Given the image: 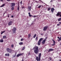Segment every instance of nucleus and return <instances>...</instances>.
Wrapping results in <instances>:
<instances>
[{"label":"nucleus","instance_id":"aec40b11","mask_svg":"<svg viewBox=\"0 0 61 61\" xmlns=\"http://www.w3.org/2000/svg\"><path fill=\"white\" fill-rule=\"evenodd\" d=\"M36 60H37V61H39V60H38V57L37 56L36 57Z\"/></svg>","mask_w":61,"mask_h":61},{"label":"nucleus","instance_id":"423d86ee","mask_svg":"<svg viewBox=\"0 0 61 61\" xmlns=\"http://www.w3.org/2000/svg\"><path fill=\"white\" fill-rule=\"evenodd\" d=\"M39 55L38 56L39 57V61H40V59H41L40 58H41V55L42 54L41 53H39Z\"/></svg>","mask_w":61,"mask_h":61},{"label":"nucleus","instance_id":"a19ab883","mask_svg":"<svg viewBox=\"0 0 61 61\" xmlns=\"http://www.w3.org/2000/svg\"><path fill=\"white\" fill-rule=\"evenodd\" d=\"M34 24H35L34 23H32V25H34Z\"/></svg>","mask_w":61,"mask_h":61},{"label":"nucleus","instance_id":"c85d7f7f","mask_svg":"<svg viewBox=\"0 0 61 61\" xmlns=\"http://www.w3.org/2000/svg\"><path fill=\"white\" fill-rule=\"evenodd\" d=\"M36 36V34H35L33 36L34 38H35Z\"/></svg>","mask_w":61,"mask_h":61},{"label":"nucleus","instance_id":"4be33fe9","mask_svg":"<svg viewBox=\"0 0 61 61\" xmlns=\"http://www.w3.org/2000/svg\"><path fill=\"white\" fill-rule=\"evenodd\" d=\"M23 44V43L22 42H20L19 43V45H22Z\"/></svg>","mask_w":61,"mask_h":61},{"label":"nucleus","instance_id":"a211bd4d","mask_svg":"<svg viewBox=\"0 0 61 61\" xmlns=\"http://www.w3.org/2000/svg\"><path fill=\"white\" fill-rule=\"evenodd\" d=\"M5 30L4 31H2L1 32V35H2L3 33H5Z\"/></svg>","mask_w":61,"mask_h":61},{"label":"nucleus","instance_id":"864d4df0","mask_svg":"<svg viewBox=\"0 0 61 61\" xmlns=\"http://www.w3.org/2000/svg\"><path fill=\"white\" fill-rule=\"evenodd\" d=\"M59 61H61V60H60Z\"/></svg>","mask_w":61,"mask_h":61},{"label":"nucleus","instance_id":"49530a36","mask_svg":"<svg viewBox=\"0 0 61 61\" xmlns=\"http://www.w3.org/2000/svg\"><path fill=\"white\" fill-rule=\"evenodd\" d=\"M53 2V0H51V1H50V2Z\"/></svg>","mask_w":61,"mask_h":61},{"label":"nucleus","instance_id":"052dcab7","mask_svg":"<svg viewBox=\"0 0 61 61\" xmlns=\"http://www.w3.org/2000/svg\"><path fill=\"white\" fill-rule=\"evenodd\" d=\"M4 15H5V14H4Z\"/></svg>","mask_w":61,"mask_h":61},{"label":"nucleus","instance_id":"ea45409f","mask_svg":"<svg viewBox=\"0 0 61 61\" xmlns=\"http://www.w3.org/2000/svg\"><path fill=\"white\" fill-rule=\"evenodd\" d=\"M13 58H14V57H15V56H13Z\"/></svg>","mask_w":61,"mask_h":61},{"label":"nucleus","instance_id":"e2e57ef3","mask_svg":"<svg viewBox=\"0 0 61 61\" xmlns=\"http://www.w3.org/2000/svg\"><path fill=\"white\" fill-rule=\"evenodd\" d=\"M53 6H54V5H53Z\"/></svg>","mask_w":61,"mask_h":61},{"label":"nucleus","instance_id":"13d9d810","mask_svg":"<svg viewBox=\"0 0 61 61\" xmlns=\"http://www.w3.org/2000/svg\"><path fill=\"white\" fill-rule=\"evenodd\" d=\"M52 13H53V12H52Z\"/></svg>","mask_w":61,"mask_h":61},{"label":"nucleus","instance_id":"473e14b6","mask_svg":"<svg viewBox=\"0 0 61 61\" xmlns=\"http://www.w3.org/2000/svg\"><path fill=\"white\" fill-rule=\"evenodd\" d=\"M13 46H14V45L12 44L11 46L12 48H13Z\"/></svg>","mask_w":61,"mask_h":61},{"label":"nucleus","instance_id":"f3484780","mask_svg":"<svg viewBox=\"0 0 61 61\" xmlns=\"http://www.w3.org/2000/svg\"><path fill=\"white\" fill-rule=\"evenodd\" d=\"M6 38V36L5 35L3 36V39H5Z\"/></svg>","mask_w":61,"mask_h":61},{"label":"nucleus","instance_id":"f704fd0d","mask_svg":"<svg viewBox=\"0 0 61 61\" xmlns=\"http://www.w3.org/2000/svg\"><path fill=\"white\" fill-rule=\"evenodd\" d=\"M50 10V8H48V10L49 11V10Z\"/></svg>","mask_w":61,"mask_h":61},{"label":"nucleus","instance_id":"6e6552de","mask_svg":"<svg viewBox=\"0 0 61 61\" xmlns=\"http://www.w3.org/2000/svg\"><path fill=\"white\" fill-rule=\"evenodd\" d=\"M13 21H11L9 22L8 23V25H12V24H13Z\"/></svg>","mask_w":61,"mask_h":61},{"label":"nucleus","instance_id":"8fccbe9b","mask_svg":"<svg viewBox=\"0 0 61 61\" xmlns=\"http://www.w3.org/2000/svg\"><path fill=\"white\" fill-rule=\"evenodd\" d=\"M22 8H24V7H23V6H22Z\"/></svg>","mask_w":61,"mask_h":61},{"label":"nucleus","instance_id":"39448f33","mask_svg":"<svg viewBox=\"0 0 61 61\" xmlns=\"http://www.w3.org/2000/svg\"><path fill=\"white\" fill-rule=\"evenodd\" d=\"M16 30V28L15 27H14L13 28V29H12V30L13 31V33H15V31Z\"/></svg>","mask_w":61,"mask_h":61},{"label":"nucleus","instance_id":"bb28decb","mask_svg":"<svg viewBox=\"0 0 61 61\" xmlns=\"http://www.w3.org/2000/svg\"><path fill=\"white\" fill-rule=\"evenodd\" d=\"M25 47H23V48H22V50H25Z\"/></svg>","mask_w":61,"mask_h":61},{"label":"nucleus","instance_id":"0eeeda50","mask_svg":"<svg viewBox=\"0 0 61 61\" xmlns=\"http://www.w3.org/2000/svg\"><path fill=\"white\" fill-rule=\"evenodd\" d=\"M47 28H48V26L46 25V26H45L44 27L43 30V31H46V30L47 29Z\"/></svg>","mask_w":61,"mask_h":61},{"label":"nucleus","instance_id":"bf43d9fd","mask_svg":"<svg viewBox=\"0 0 61 61\" xmlns=\"http://www.w3.org/2000/svg\"><path fill=\"white\" fill-rule=\"evenodd\" d=\"M55 0H53V1H55Z\"/></svg>","mask_w":61,"mask_h":61},{"label":"nucleus","instance_id":"a878e982","mask_svg":"<svg viewBox=\"0 0 61 61\" xmlns=\"http://www.w3.org/2000/svg\"><path fill=\"white\" fill-rule=\"evenodd\" d=\"M30 36H31V34H29L28 35V37L29 38L30 37Z\"/></svg>","mask_w":61,"mask_h":61},{"label":"nucleus","instance_id":"7ed1b4c3","mask_svg":"<svg viewBox=\"0 0 61 61\" xmlns=\"http://www.w3.org/2000/svg\"><path fill=\"white\" fill-rule=\"evenodd\" d=\"M56 15V16H58L59 15L60 17H61V12H58Z\"/></svg>","mask_w":61,"mask_h":61},{"label":"nucleus","instance_id":"f8f14e48","mask_svg":"<svg viewBox=\"0 0 61 61\" xmlns=\"http://www.w3.org/2000/svg\"><path fill=\"white\" fill-rule=\"evenodd\" d=\"M46 39H45L44 40H43L42 41V44H45V42H46Z\"/></svg>","mask_w":61,"mask_h":61},{"label":"nucleus","instance_id":"58836bf2","mask_svg":"<svg viewBox=\"0 0 61 61\" xmlns=\"http://www.w3.org/2000/svg\"><path fill=\"white\" fill-rule=\"evenodd\" d=\"M55 45V44L54 43L53 44H52V46H54Z\"/></svg>","mask_w":61,"mask_h":61},{"label":"nucleus","instance_id":"4c0bfd02","mask_svg":"<svg viewBox=\"0 0 61 61\" xmlns=\"http://www.w3.org/2000/svg\"><path fill=\"white\" fill-rule=\"evenodd\" d=\"M23 40H24V39H21V41H22Z\"/></svg>","mask_w":61,"mask_h":61},{"label":"nucleus","instance_id":"603ef678","mask_svg":"<svg viewBox=\"0 0 61 61\" xmlns=\"http://www.w3.org/2000/svg\"><path fill=\"white\" fill-rule=\"evenodd\" d=\"M0 1H3V0H0Z\"/></svg>","mask_w":61,"mask_h":61},{"label":"nucleus","instance_id":"2f4dec72","mask_svg":"<svg viewBox=\"0 0 61 61\" xmlns=\"http://www.w3.org/2000/svg\"><path fill=\"white\" fill-rule=\"evenodd\" d=\"M14 9V7H13L12 8H11V10H13Z\"/></svg>","mask_w":61,"mask_h":61},{"label":"nucleus","instance_id":"4d7b16f0","mask_svg":"<svg viewBox=\"0 0 61 61\" xmlns=\"http://www.w3.org/2000/svg\"><path fill=\"white\" fill-rule=\"evenodd\" d=\"M32 17H33V16H33V15H32Z\"/></svg>","mask_w":61,"mask_h":61},{"label":"nucleus","instance_id":"4468645a","mask_svg":"<svg viewBox=\"0 0 61 61\" xmlns=\"http://www.w3.org/2000/svg\"><path fill=\"white\" fill-rule=\"evenodd\" d=\"M0 42L1 43H3L4 42V40L3 39H1L0 40Z\"/></svg>","mask_w":61,"mask_h":61},{"label":"nucleus","instance_id":"6ab92c4d","mask_svg":"<svg viewBox=\"0 0 61 61\" xmlns=\"http://www.w3.org/2000/svg\"><path fill=\"white\" fill-rule=\"evenodd\" d=\"M5 56H9V53H7L5 55Z\"/></svg>","mask_w":61,"mask_h":61},{"label":"nucleus","instance_id":"7c9ffc66","mask_svg":"<svg viewBox=\"0 0 61 61\" xmlns=\"http://www.w3.org/2000/svg\"><path fill=\"white\" fill-rule=\"evenodd\" d=\"M49 59L50 60H51L52 59V58H51V57H49Z\"/></svg>","mask_w":61,"mask_h":61},{"label":"nucleus","instance_id":"412c9836","mask_svg":"<svg viewBox=\"0 0 61 61\" xmlns=\"http://www.w3.org/2000/svg\"><path fill=\"white\" fill-rule=\"evenodd\" d=\"M5 4H4L3 5H2L1 6H0V7H3L4 6H5Z\"/></svg>","mask_w":61,"mask_h":61},{"label":"nucleus","instance_id":"b1692460","mask_svg":"<svg viewBox=\"0 0 61 61\" xmlns=\"http://www.w3.org/2000/svg\"><path fill=\"white\" fill-rule=\"evenodd\" d=\"M28 14L29 15V16H30V17H31V16H32V15H30V12L28 13Z\"/></svg>","mask_w":61,"mask_h":61},{"label":"nucleus","instance_id":"cd10ccee","mask_svg":"<svg viewBox=\"0 0 61 61\" xmlns=\"http://www.w3.org/2000/svg\"><path fill=\"white\" fill-rule=\"evenodd\" d=\"M58 21H60L61 20V17L60 18L58 19Z\"/></svg>","mask_w":61,"mask_h":61},{"label":"nucleus","instance_id":"ddd939ff","mask_svg":"<svg viewBox=\"0 0 61 61\" xmlns=\"http://www.w3.org/2000/svg\"><path fill=\"white\" fill-rule=\"evenodd\" d=\"M57 38L58 39H59L58 40V42H59V41H60L61 40V37L60 38H59V37L58 36Z\"/></svg>","mask_w":61,"mask_h":61},{"label":"nucleus","instance_id":"6e6d98bb","mask_svg":"<svg viewBox=\"0 0 61 61\" xmlns=\"http://www.w3.org/2000/svg\"><path fill=\"white\" fill-rule=\"evenodd\" d=\"M42 3H44V2H42Z\"/></svg>","mask_w":61,"mask_h":61},{"label":"nucleus","instance_id":"de8ad7c7","mask_svg":"<svg viewBox=\"0 0 61 61\" xmlns=\"http://www.w3.org/2000/svg\"><path fill=\"white\" fill-rule=\"evenodd\" d=\"M8 17H9V14H8Z\"/></svg>","mask_w":61,"mask_h":61},{"label":"nucleus","instance_id":"1a4fd4ad","mask_svg":"<svg viewBox=\"0 0 61 61\" xmlns=\"http://www.w3.org/2000/svg\"><path fill=\"white\" fill-rule=\"evenodd\" d=\"M23 55V53H21L17 55V57H19L20 56H22V55Z\"/></svg>","mask_w":61,"mask_h":61},{"label":"nucleus","instance_id":"680f3d73","mask_svg":"<svg viewBox=\"0 0 61 61\" xmlns=\"http://www.w3.org/2000/svg\"><path fill=\"white\" fill-rule=\"evenodd\" d=\"M16 54V53H15V55Z\"/></svg>","mask_w":61,"mask_h":61},{"label":"nucleus","instance_id":"c03bdc74","mask_svg":"<svg viewBox=\"0 0 61 61\" xmlns=\"http://www.w3.org/2000/svg\"><path fill=\"white\" fill-rule=\"evenodd\" d=\"M59 25H60V24H57V26H59Z\"/></svg>","mask_w":61,"mask_h":61},{"label":"nucleus","instance_id":"5701e85b","mask_svg":"<svg viewBox=\"0 0 61 61\" xmlns=\"http://www.w3.org/2000/svg\"><path fill=\"white\" fill-rule=\"evenodd\" d=\"M17 10L18 11L19 10V5H18L17 7Z\"/></svg>","mask_w":61,"mask_h":61},{"label":"nucleus","instance_id":"f257e3e1","mask_svg":"<svg viewBox=\"0 0 61 61\" xmlns=\"http://www.w3.org/2000/svg\"><path fill=\"white\" fill-rule=\"evenodd\" d=\"M34 50V51L35 53L37 54L38 53V49L37 46H35L33 48Z\"/></svg>","mask_w":61,"mask_h":61},{"label":"nucleus","instance_id":"72a5a7b5","mask_svg":"<svg viewBox=\"0 0 61 61\" xmlns=\"http://www.w3.org/2000/svg\"><path fill=\"white\" fill-rule=\"evenodd\" d=\"M20 5H22V0L21 1V2H20Z\"/></svg>","mask_w":61,"mask_h":61},{"label":"nucleus","instance_id":"20e7f679","mask_svg":"<svg viewBox=\"0 0 61 61\" xmlns=\"http://www.w3.org/2000/svg\"><path fill=\"white\" fill-rule=\"evenodd\" d=\"M43 39V38H41L39 39L38 43V45H40V42L42 41Z\"/></svg>","mask_w":61,"mask_h":61},{"label":"nucleus","instance_id":"c756f323","mask_svg":"<svg viewBox=\"0 0 61 61\" xmlns=\"http://www.w3.org/2000/svg\"><path fill=\"white\" fill-rule=\"evenodd\" d=\"M52 40L53 41V42L54 44H55V43H56V41H54V40L53 39Z\"/></svg>","mask_w":61,"mask_h":61},{"label":"nucleus","instance_id":"f03ea898","mask_svg":"<svg viewBox=\"0 0 61 61\" xmlns=\"http://www.w3.org/2000/svg\"><path fill=\"white\" fill-rule=\"evenodd\" d=\"M6 50L7 51L10 53H12V51L11 49H10L9 48H7L6 49Z\"/></svg>","mask_w":61,"mask_h":61},{"label":"nucleus","instance_id":"c9c22d12","mask_svg":"<svg viewBox=\"0 0 61 61\" xmlns=\"http://www.w3.org/2000/svg\"><path fill=\"white\" fill-rule=\"evenodd\" d=\"M41 7V5H40L38 7V8H40Z\"/></svg>","mask_w":61,"mask_h":61},{"label":"nucleus","instance_id":"2eb2a0df","mask_svg":"<svg viewBox=\"0 0 61 61\" xmlns=\"http://www.w3.org/2000/svg\"><path fill=\"white\" fill-rule=\"evenodd\" d=\"M51 12H54V11L55 10V9H54V8H51Z\"/></svg>","mask_w":61,"mask_h":61},{"label":"nucleus","instance_id":"e433bc0d","mask_svg":"<svg viewBox=\"0 0 61 61\" xmlns=\"http://www.w3.org/2000/svg\"><path fill=\"white\" fill-rule=\"evenodd\" d=\"M36 17V15H34L33 16V17Z\"/></svg>","mask_w":61,"mask_h":61},{"label":"nucleus","instance_id":"37998d69","mask_svg":"<svg viewBox=\"0 0 61 61\" xmlns=\"http://www.w3.org/2000/svg\"><path fill=\"white\" fill-rule=\"evenodd\" d=\"M30 52H29L28 54V55H30Z\"/></svg>","mask_w":61,"mask_h":61},{"label":"nucleus","instance_id":"09e8293b","mask_svg":"<svg viewBox=\"0 0 61 61\" xmlns=\"http://www.w3.org/2000/svg\"><path fill=\"white\" fill-rule=\"evenodd\" d=\"M59 24H61V22H59Z\"/></svg>","mask_w":61,"mask_h":61},{"label":"nucleus","instance_id":"3c124183","mask_svg":"<svg viewBox=\"0 0 61 61\" xmlns=\"http://www.w3.org/2000/svg\"><path fill=\"white\" fill-rule=\"evenodd\" d=\"M41 35H43V34L41 33Z\"/></svg>","mask_w":61,"mask_h":61},{"label":"nucleus","instance_id":"dca6fc26","mask_svg":"<svg viewBox=\"0 0 61 61\" xmlns=\"http://www.w3.org/2000/svg\"><path fill=\"white\" fill-rule=\"evenodd\" d=\"M28 9H29L30 11H31V6H28Z\"/></svg>","mask_w":61,"mask_h":61},{"label":"nucleus","instance_id":"393cba45","mask_svg":"<svg viewBox=\"0 0 61 61\" xmlns=\"http://www.w3.org/2000/svg\"><path fill=\"white\" fill-rule=\"evenodd\" d=\"M35 39L36 40V41H37L38 40V37L37 36L36 37V38Z\"/></svg>","mask_w":61,"mask_h":61},{"label":"nucleus","instance_id":"79ce46f5","mask_svg":"<svg viewBox=\"0 0 61 61\" xmlns=\"http://www.w3.org/2000/svg\"><path fill=\"white\" fill-rule=\"evenodd\" d=\"M7 1H9V2H10V0H6Z\"/></svg>","mask_w":61,"mask_h":61},{"label":"nucleus","instance_id":"9d476101","mask_svg":"<svg viewBox=\"0 0 61 61\" xmlns=\"http://www.w3.org/2000/svg\"><path fill=\"white\" fill-rule=\"evenodd\" d=\"M54 49H49V51H48V52H51V51H54Z\"/></svg>","mask_w":61,"mask_h":61},{"label":"nucleus","instance_id":"5fc2aeb1","mask_svg":"<svg viewBox=\"0 0 61 61\" xmlns=\"http://www.w3.org/2000/svg\"><path fill=\"white\" fill-rule=\"evenodd\" d=\"M46 39H47V38H46V39H46Z\"/></svg>","mask_w":61,"mask_h":61},{"label":"nucleus","instance_id":"a18cd8bd","mask_svg":"<svg viewBox=\"0 0 61 61\" xmlns=\"http://www.w3.org/2000/svg\"><path fill=\"white\" fill-rule=\"evenodd\" d=\"M11 17H12V18H13V17H14V16H13V15H12L11 16Z\"/></svg>","mask_w":61,"mask_h":61},{"label":"nucleus","instance_id":"9b49d317","mask_svg":"<svg viewBox=\"0 0 61 61\" xmlns=\"http://www.w3.org/2000/svg\"><path fill=\"white\" fill-rule=\"evenodd\" d=\"M11 7H14V6H15V3H11Z\"/></svg>","mask_w":61,"mask_h":61}]
</instances>
